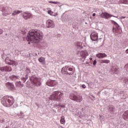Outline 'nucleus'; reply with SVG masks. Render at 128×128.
Wrapping results in <instances>:
<instances>
[{
    "instance_id": "obj_8",
    "label": "nucleus",
    "mask_w": 128,
    "mask_h": 128,
    "mask_svg": "<svg viewBox=\"0 0 128 128\" xmlns=\"http://www.w3.org/2000/svg\"><path fill=\"white\" fill-rule=\"evenodd\" d=\"M0 10L2 12V16L10 14L12 12V8L9 6L3 7Z\"/></svg>"
},
{
    "instance_id": "obj_33",
    "label": "nucleus",
    "mask_w": 128,
    "mask_h": 128,
    "mask_svg": "<svg viewBox=\"0 0 128 128\" xmlns=\"http://www.w3.org/2000/svg\"><path fill=\"white\" fill-rule=\"evenodd\" d=\"M2 32H4V30L0 28V34H2Z\"/></svg>"
},
{
    "instance_id": "obj_1",
    "label": "nucleus",
    "mask_w": 128,
    "mask_h": 128,
    "mask_svg": "<svg viewBox=\"0 0 128 128\" xmlns=\"http://www.w3.org/2000/svg\"><path fill=\"white\" fill-rule=\"evenodd\" d=\"M44 38L42 32L40 30H32L27 34L26 40L28 42H38L40 40H42Z\"/></svg>"
},
{
    "instance_id": "obj_37",
    "label": "nucleus",
    "mask_w": 128,
    "mask_h": 128,
    "mask_svg": "<svg viewBox=\"0 0 128 128\" xmlns=\"http://www.w3.org/2000/svg\"><path fill=\"white\" fill-rule=\"evenodd\" d=\"M94 66H96V60H94L93 62Z\"/></svg>"
},
{
    "instance_id": "obj_45",
    "label": "nucleus",
    "mask_w": 128,
    "mask_h": 128,
    "mask_svg": "<svg viewBox=\"0 0 128 128\" xmlns=\"http://www.w3.org/2000/svg\"><path fill=\"white\" fill-rule=\"evenodd\" d=\"M92 16H96V14L94 13L92 14Z\"/></svg>"
},
{
    "instance_id": "obj_24",
    "label": "nucleus",
    "mask_w": 128,
    "mask_h": 128,
    "mask_svg": "<svg viewBox=\"0 0 128 128\" xmlns=\"http://www.w3.org/2000/svg\"><path fill=\"white\" fill-rule=\"evenodd\" d=\"M118 2L120 4H128V0H117Z\"/></svg>"
},
{
    "instance_id": "obj_13",
    "label": "nucleus",
    "mask_w": 128,
    "mask_h": 128,
    "mask_svg": "<svg viewBox=\"0 0 128 128\" xmlns=\"http://www.w3.org/2000/svg\"><path fill=\"white\" fill-rule=\"evenodd\" d=\"M90 39L93 42H96V40H98V35L96 33V32H93L90 35Z\"/></svg>"
},
{
    "instance_id": "obj_29",
    "label": "nucleus",
    "mask_w": 128,
    "mask_h": 128,
    "mask_svg": "<svg viewBox=\"0 0 128 128\" xmlns=\"http://www.w3.org/2000/svg\"><path fill=\"white\" fill-rule=\"evenodd\" d=\"M110 62L108 60H102L101 64H110Z\"/></svg>"
},
{
    "instance_id": "obj_25",
    "label": "nucleus",
    "mask_w": 128,
    "mask_h": 128,
    "mask_svg": "<svg viewBox=\"0 0 128 128\" xmlns=\"http://www.w3.org/2000/svg\"><path fill=\"white\" fill-rule=\"evenodd\" d=\"M16 84L17 86H20V88H22L24 86V84H22V82L20 81L16 82Z\"/></svg>"
},
{
    "instance_id": "obj_42",
    "label": "nucleus",
    "mask_w": 128,
    "mask_h": 128,
    "mask_svg": "<svg viewBox=\"0 0 128 128\" xmlns=\"http://www.w3.org/2000/svg\"><path fill=\"white\" fill-rule=\"evenodd\" d=\"M26 71H27V72H30V69L28 68L26 69Z\"/></svg>"
},
{
    "instance_id": "obj_11",
    "label": "nucleus",
    "mask_w": 128,
    "mask_h": 128,
    "mask_svg": "<svg viewBox=\"0 0 128 128\" xmlns=\"http://www.w3.org/2000/svg\"><path fill=\"white\" fill-rule=\"evenodd\" d=\"M46 84L48 86H54L58 84V82L56 80H49L46 82Z\"/></svg>"
},
{
    "instance_id": "obj_2",
    "label": "nucleus",
    "mask_w": 128,
    "mask_h": 128,
    "mask_svg": "<svg viewBox=\"0 0 128 128\" xmlns=\"http://www.w3.org/2000/svg\"><path fill=\"white\" fill-rule=\"evenodd\" d=\"M1 102L4 106L10 108L14 103V98L12 96H4L2 98Z\"/></svg>"
},
{
    "instance_id": "obj_44",
    "label": "nucleus",
    "mask_w": 128,
    "mask_h": 128,
    "mask_svg": "<svg viewBox=\"0 0 128 128\" xmlns=\"http://www.w3.org/2000/svg\"><path fill=\"white\" fill-rule=\"evenodd\" d=\"M126 54H128V48L126 50Z\"/></svg>"
},
{
    "instance_id": "obj_7",
    "label": "nucleus",
    "mask_w": 128,
    "mask_h": 128,
    "mask_svg": "<svg viewBox=\"0 0 128 128\" xmlns=\"http://www.w3.org/2000/svg\"><path fill=\"white\" fill-rule=\"evenodd\" d=\"M30 80L32 84L34 86H42V79L40 78H30Z\"/></svg>"
},
{
    "instance_id": "obj_19",
    "label": "nucleus",
    "mask_w": 128,
    "mask_h": 128,
    "mask_svg": "<svg viewBox=\"0 0 128 128\" xmlns=\"http://www.w3.org/2000/svg\"><path fill=\"white\" fill-rule=\"evenodd\" d=\"M108 112L112 114H114V112H116V108L112 107V106H110L108 108Z\"/></svg>"
},
{
    "instance_id": "obj_20",
    "label": "nucleus",
    "mask_w": 128,
    "mask_h": 128,
    "mask_svg": "<svg viewBox=\"0 0 128 128\" xmlns=\"http://www.w3.org/2000/svg\"><path fill=\"white\" fill-rule=\"evenodd\" d=\"M76 48H78V50H82V43L80 42H77L76 44Z\"/></svg>"
},
{
    "instance_id": "obj_3",
    "label": "nucleus",
    "mask_w": 128,
    "mask_h": 128,
    "mask_svg": "<svg viewBox=\"0 0 128 128\" xmlns=\"http://www.w3.org/2000/svg\"><path fill=\"white\" fill-rule=\"evenodd\" d=\"M64 94L60 91H55L50 96L51 100H64Z\"/></svg>"
},
{
    "instance_id": "obj_39",
    "label": "nucleus",
    "mask_w": 128,
    "mask_h": 128,
    "mask_svg": "<svg viewBox=\"0 0 128 128\" xmlns=\"http://www.w3.org/2000/svg\"><path fill=\"white\" fill-rule=\"evenodd\" d=\"M20 114L22 116V117L21 118H24V113H22V112H20Z\"/></svg>"
},
{
    "instance_id": "obj_32",
    "label": "nucleus",
    "mask_w": 128,
    "mask_h": 128,
    "mask_svg": "<svg viewBox=\"0 0 128 128\" xmlns=\"http://www.w3.org/2000/svg\"><path fill=\"white\" fill-rule=\"evenodd\" d=\"M60 4V2H54V4Z\"/></svg>"
},
{
    "instance_id": "obj_40",
    "label": "nucleus",
    "mask_w": 128,
    "mask_h": 128,
    "mask_svg": "<svg viewBox=\"0 0 128 128\" xmlns=\"http://www.w3.org/2000/svg\"><path fill=\"white\" fill-rule=\"evenodd\" d=\"M48 2H49L50 4H54V2L50 1Z\"/></svg>"
},
{
    "instance_id": "obj_12",
    "label": "nucleus",
    "mask_w": 128,
    "mask_h": 128,
    "mask_svg": "<svg viewBox=\"0 0 128 128\" xmlns=\"http://www.w3.org/2000/svg\"><path fill=\"white\" fill-rule=\"evenodd\" d=\"M46 26L48 28H54L56 26L54 22L52 20H48L46 22Z\"/></svg>"
},
{
    "instance_id": "obj_35",
    "label": "nucleus",
    "mask_w": 128,
    "mask_h": 128,
    "mask_svg": "<svg viewBox=\"0 0 128 128\" xmlns=\"http://www.w3.org/2000/svg\"><path fill=\"white\" fill-rule=\"evenodd\" d=\"M82 88H86V86L84 84H83L82 86Z\"/></svg>"
},
{
    "instance_id": "obj_46",
    "label": "nucleus",
    "mask_w": 128,
    "mask_h": 128,
    "mask_svg": "<svg viewBox=\"0 0 128 128\" xmlns=\"http://www.w3.org/2000/svg\"><path fill=\"white\" fill-rule=\"evenodd\" d=\"M90 60H92V58H90Z\"/></svg>"
},
{
    "instance_id": "obj_6",
    "label": "nucleus",
    "mask_w": 128,
    "mask_h": 128,
    "mask_svg": "<svg viewBox=\"0 0 128 128\" xmlns=\"http://www.w3.org/2000/svg\"><path fill=\"white\" fill-rule=\"evenodd\" d=\"M70 100L76 102H82V96L80 95H76L74 94H71L70 96Z\"/></svg>"
},
{
    "instance_id": "obj_38",
    "label": "nucleus",
    "mask_w": 128,
    "mask_h": 128,
    "mask_svg": "<svg viewBox=\"0 0 128 128\" xmlns=\"http://www.w3.org/2000/svg\"><path fill=\"white\" fill-rule=\"evenodd\" d=\"M25 78L26 79V80H28V74H26V78Z\"/></svg>"
},
{
    "instance_id": "obj_21",
    "label": "nucleus",
    "mask_w": 128,
    "mask_h": 128,
    "mask_svg": "<svg viewBox=\"0 0 128 128\" xmlns=\"http://www.w3.org/2000/svg\"><path fill=\"white\" fill-rule=\"evenodd\" d=\"M10 78L12 80H18L20 78V76H18L12 75L10 76Z\"/></svg>"
},
{
    "instance_id": "obj_17",
    "label": "nucleus",
    "mask_w": 128,
    "mask_h": 128,
    "mask_svg": "<svg viewBox=\"0 0 128 128\" xmlns=\"http://www.w3.org/2000/svg\"><path fill=\"white\" fill-rule=\"evenodd\" d=\"M87 55L88 52H86V51H82L81 52H80V56L81 58H84V60H86Z\"/></svg>"
},
{
    "instance_id": "obj_41",
    "label": "nucleus",
    "mask_w": 128,
    "mask_h": 128,
    "mask_svg": "<svg viewBox=\"0 0 128 128\" xmlns=\"http://www.w3.org/2000/svg\"><path fill=\"white\" fill-rule=\"evenodd\" d=\"M4 120H1L0 122H5L6 121H4Z\"/></svg>"
},
{
    "instance_id": "obj_47",
    "label": "nucleus",
    "mask_w": 128,
    "mask_h": 128,
    "mask_svg": "<svg viewBox=\"0 0 128 128\" xmlns=\"http://www.w3.org/2000/svg\"><path fill=\"white\" fill-rule=\"evenodd\" d=\"M111 0V2H113L114 1V0Z\"/></svg>"
},
{
    "instance_id": "obj_28",
    "label": "nucleus",
    "mask_w": 128,
    "mask_h": 128,
    "mask_svg": "<svg viewBox=\"0 0 128 128\" xmlns=\"http://www.w3.org/2000/svg\"><path fill=\"white\" fill-rule=\"evenodd\" d=\"M44 57H40V58H39L38 59V61L40 62H42V64H44Z\"/></svg>"
},
{
    "instance_id": "obj_34",
    "label": "nucleus",
    "mask_w": 128,
    "mask_h": 128,
    "mask_svg": "<svg viewBox=\"0 0 128 128\" xmlns=\"http://www.w3.org/2000/svg\"><path fill=\"white\" fill-rule=\"evenodd\" d=\"M124 82L126 84H128V79L126 78L124 80Z\"/></svg>"
},
{
    "instance_id": "obj_9",
    "label": "nucleus",
    "mask_w": 128,
    "mask_h": 128,
    "mask_svg": "<svg viewBox=\"0 0 128 128\" xmlns=\"http://www.w3.org/2000/svg\"><path fill=\"white\" fill-rule=\"evenodd\" d=\"M12 69L10 66L0 67V71L2 72H12Z\"/></svg>"
},
{
    "instance_id": "obj_27",
    "label": "nucleus",
    "mask_w": 128,
    "mask_h": 128,
    "mask_svg": "<svg viewBox=\"0 0 128 128\" xmlns=\"http://www.w3.org/2000/svg\"><path fill=\"white\" fill-rule=\"evenodd\" d=\"M12 62V60L10 59V58L6 57L5 60V62L6 64H9L10 63Z\"/></svg>"
},
{
    "instance_id": "obj_31",
    "label": "nucleus",
    "mask_w": 128,
    "mask_h": 128,
    "mask_svg": "<svg viewBox=\"0 0 128 128\" xmlns=\"http://www.w3.org/2000/svg\"><path fill=\"white\" fill-rule=\"evenodd\" d=\"M21 80H22V82H23L24 83L26 82V79L24 77H22L21 78Z\"/></svg>"
},
{
    "instance_id": "obj_43",
    "label": "nucleus",
    "mask_w": 128,
    "mask_h": 128,
    "mask_svg": "<svg viewBox=\"0 0 128 128\" xmlns=\"http://www.w3.org/2000/svg\"><path fill=\"white\" fill-rule=\"evenodd\" d=\"M95 97L94 96H92V100H94Z\"/></svg>"
},
{
    "instance_id": "obj_15",
    "label": "nucleus",
    "mask_w": 128,
    "mask_h": 128,
    "mask_svg": "<svg viewBox=\"0 0 128 128\" xmlns=\"http://www.w3.org/2000/svg\"><path fill=\"white\" fill-rule=\"evenodd\" d=\"M6 86L8 90H14V84L12 83L8 82L6 84Z\"/></svg>"
},
{
    "instance_id": "obj_49",
    "label": "nucleus",
    "mask_w": 128,
    "mask_h": 128,
    "mask_svg": "<svg viewBox=\"0 0 128 128\" xmlns=\"http://www.w3.org/2000/svg\"><path fill=\"white\" fill-rule=\"evenodd\" d=\"M28 44H30V42H28Z\"/></svg>"
},
{
    "instance_id": "obj_18",
    "label": "nucleus",
    "mask_w": 128,
    "mask_h": 128,
    "mask_svg": "<svg viewBox=\"0 0 128 128\" xmlns=\"http://www.w3.org/2000/svg\"><path fill=\"white\" fill-rule=\"evenodd\" d=\"M20 12H22V10H15L12 12V16H16L17 14H20Z\"/></svg>"
},
{
    "instance_id": "obj_16",
    "label": "nucleus",
    "mask_w": 128,
    "mask_h": 128,
    "mask_svg": "<svg viewBox=\"0 0 128 128\" xmlns=\"http://www.w3.org/2000/svg\"><path fill=\"white\" fill-rule=\"evenodd\" d=\"M96 56L98 58H106L108 56L104 53H98L96 54Z\"/></svg>"
},
{
    "instance_id": "obj_36",
    "label": "nucleus",
    "mask_w": 128,
    "mask_h": 128,
    "mask_svg": "<svg viewBox=\"0 0 128 128\" xmlns=\"http://www.w3.org/2000/svg\"><path fill=\"white\" fill-rule=\"evenodd\" d=\"M60 36H62V35L60 34H57V38H60Z\"/></svg>"
},
{
    "instance_id": "obj_5",
    "label": "nucleus",
    "mask_w": 128,
    "mask_h": 128,
    "mask_svg": "<svg viewBox=\"0 0 128 128\" xmlns=\"http://www.w3.org/2000/svg\"><path fill=\"white\" fill-rule=\"evenodd\" d=\"M113 24L114 26L112 32L114 34L115 36H118V34H120L122 32V28H120V26L116 22L113 21Z\"/></svg>"
},
{
    "instance_id": "obj_4",
    "label": "nucleus",
    "mask_w": 128,
    "mask_h": 128,
    "mask_svg": "<svg viewBox=\"0 0 128 128\" xmlns=\"http://www.w3.org/2000/svg\"><path fill=\"white\" fill-rule=\"evenodd\" d=\"M61 72L62 74H68L69 76H72V74H74V71L72 68L70 67V66H65L62 68Z\"/></svg>"
},
{
    "instance_id": "obj_10",
    "label": "nucleus",
    "mask_w": 128,
    "mask_h": 128,
    "mask_svg": "<svg viewBox=\"0 0 128 128\" xmlns=\"http://www.w3.org/2000/svg\"><path fill=\"white\" fill-rule=\"evenodd\" d=\"M22 16L24 20H28L30 18H32V14L30 12H23Z\"/></svg>"
},
{
    "instance_id": "obj_26",
    "label": "nucleus",
    "mask_w": 128,
    "mask_h": 128,
    "mask_svg": "<svg viewBox=\"0 0 128 128\" xmlns=\"http://www.w3.org/2000/svg\"><path fill=\"white\" fill-rule=\"evenodd\" d=\"M60 122L62 124H66V120H64V116H61V119Z\"/></svg>"
},
{
    "instance_id": "obj_48",
    "label": "nucleus",
    "mask_w": 128,
    "mask_h": 128,
    "mask_svg": "<svg viewBox=\"0 0 128 128\" xmlns=\"http://www.w3.org/2000/svg\"><path fill=\"white\" fill-rule=\"evenodd\" d=\"M116 69H114L115 72H116Z\"/></svg>"
},
{
    "instance_id": "obj_22",
    "label": "nucleus",
    "mask_w": 128,
    "mask_h": 128,
    "mask_svg": "<svg viewBox=\"0 0 128 128\" xmlns=\"http://www.w3.org/2000/svg\"><path fill=\"white\" fill-rule=\"evenodd\" d=\"M122 118L124 119V120H126L128 118V110H126L124 114H123V115L122 116Z\"/></svg>"
},
{
    "instance_id": "obj_14",
    "label": "nucleus",
    "mask_w": 128,
    "mask_h": 128,
    "mask_svg": "<svg viewBox=\"0 0 128 128\" xmlns=\"http://www.w3.org/2000/svg\"><path fill=\"white\" fill-rule=\"evenodd\" d=\"M100 16H101V18H106V20H108V18H112V16H113L114 18H117L116 16H114L108 14V13H106V12L102 13L100 14Z\"/></svg>"
},
{
    "instance_id": "obj_23",
    "label": "nucleus",
    "mask_w": 128,
    "mask_h": 128,
    "mask_svg": "<svg viewBox=\"0 0 128 128\" xmlns=\"http://www.w3.org/2000/svg\"><path fill=\"white\" fill-rule=\"evenodd\" d=\"M48 14H50V16H58V14L52 12V11L50 10H48Z\"/></svg>"
},
{
    "instance_id": "obj_30",
    "label": "nucleus",
    "mask_w": 128,
    "mask_h": 128,
    "mask_svg": "<svg viewBox=\"0 0 128 128\" xmlns=\"http://www.w3.org/2000/svg\"><path fill=\"white\" fill-rule=\"evenodd\" d=\"M10 64V66H16V62L12 61V60H11L10 62L9 63V64Z\"/></svg>"
}]
</instances>
